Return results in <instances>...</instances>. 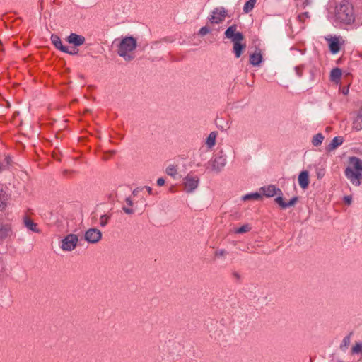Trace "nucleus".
<instances>
[{"label":"nucleus","mask_w":362,"mask_h":362,"mask_svg":"<svg viewBox=\"0 0 362 362\" xmlns=\"http://www.w3.org/2000/svg\"><path fill=\"white\" fill-rule=\"evenodd\" d=\"M137 45L136 40L133 37H126L122 40L118 47L117 53L126 61H131L134 58L132 54Z\"/></svg>","instance_id":"obj_2"},{"label":"nucleus","mask_w":362,"mask_h":362,"mask_svg":"<svg viewBox=\"0 0 362 362\" xmlns=\"http://www.w3.org/2000/svg\"><path fill=\"white\" fill-rule=\"evenodd\" d=\"M339 37H325V39L329 42V50L332 54H337L340 50V41Z\"/></svg>","instance_id":"obj_11"},{"label":"nucleus","mask_w":362,"mask_h":362,"mask_svg":"<svg viewBox=\"0 0 362 362\" xmlns=\"http://www.w3.org/2000/svg\"><path fill=\"white\" fill-rule=\"evenodd\" d=\"M110 219V216L104 214L100 217V225L101 227H105L109 222Z\"/></svg>","instance_id":"obj_29"},{"label":"nucleus","mask_w":362,"mask_h":362,"mask_svg":"<svg viewBox=\"0 0 362 362\" xmlns=\"http://www.w3.org/2000/svg\"><path fill=\"white\" fill-rule=\"evenodd\" d=\"M109 153H110V155H113L115 153V151H110Z\"/></svg>","instance_id":"obj_43"},{"label":"nucleus","mask_w":362,"mask_h":362,"mask_svg":"<svg viewBox=\"0 0 362 362\" xmlns=\"http://www.w3.org/2000/svg\"><path fill=\"white\" fill-rule=\"evenodd\" d=\"M226 165V158L223 156H216L211 160V166L212 169L218 172L220 171Z\"/></svg>","instance_id":"obj_13"},{"label":"nucleus","mask_w":362,"mask_h":362,"mask_svg":"<svg viewBox=\"0 0 362 362\" xmlns=\"http://www.w3.org/2000/svg\"><path fill=\"white\" fill-rule=\"evenodd\" d=\"M84 238L89 243H97L102 238V233L97 228H90L85 233Z\"/></svg>","instance_id":"obj_7"},{"label":"nucleus","mask_w":362,"mask_h":362,"mask_svg":"<svg viewBox=\"0 0 362 362\" xmlns=\"http://www.w3.org/2000/svg\"><path fill=\"white\" fill-rule=\"evenodd\" d=\"M125 201H126L127 204L129 206H132L133 203H132V199H131L129 197L127 198Z\"/></svg>","instance_id":"obj_41"},{"label":"nucleus","mask_w":362,"mask_h":362,"mask_svg":"<svg viewBox=\"0 0 362 362\" xmlns=\"http://www.w3.org/2000/svg\"><path fill=\"white\" fill-rule=\"evenodd\" d=\"M12 226L9 223L0 222V244L13 235Z\"/></svg>","instance_id":"obj_10"},{"label":"nucleus","mask_w":362,"mask_h":362,"mask_svg":"<svg viewBox=\"0 0 362 362\" xmlns=\"http://www.w3.org/2000/svg\"><path fill=\"white\" fill-rule=\"evenodd\" d=\"M310 18V15L308 12H303L300 13L298 16V19L301 23H305L307 19Z\"/></svg>","instance_id":"obj_30"},{"label":"nucleus","mask_w":362,"mask_h":362,"mask_svg":"<svg viewBox=\"0 0 362 362\" xmlns=\"http://www.w3.org/2000/svg\"><path fill=\"white\" fill-rule=\"evenodd\" d=\"M351 354H362V344H356L351 349Z\"/></svg>","instance_id":"obj_31"},{"label":"nucleus","mask_w":362,"mask_h":362,"mask_svg":"<svg viewBox=\"0 0 362 362\" xmlns=\"http://www.w3.org/2000/svg\"><path fill=\"white\" fill-rule=\"evenodd\" d=\"M216 134L214 132H212L209 134L207 140H206V144L209 148L213 147L216 144Z\"/></svg>","instance_id":"obj_25"},{"label":"nucleus","mask_w":362,"mask_h":362,"mask_svg":"<svg viewBox=\"0 0 362 362\" xmlns=\"http://www.w3.org/2000/svg\"><path fill=\"white\" fill-rule=\"evenodd\" d=\"M296 74H298V76H302L303 71H302V69L300 67H296Z\"/></svg>","instance_id":"obj_40"},{"label":"nucleus","mask_w":362,"mask_h":362,"mask_svg":"<svg viewBox=\"0 0 362 362\" xmlns=\"http://www.w3.org/2000/svg\"><path fill=\"white\" fill-rule=\"evenodd\" d=\"M261 190L262 191L263 194L267 197H274L275 194H282L281 190L279 188H276L274 185H269L267 187H262ZM297 201V197H293L288 202H284L281 196H279L275 199V202L282 209H286L288 207L293 206Z\"/></svg>","instance_id":"obj_3"},{"label":"nucleus","mask_w":362,"mask_h":362,"mask_svg":"<svg viewBox=\"0 0 362 362\" xmlns=\"http://www.w3.org/2000/svg\"><path fill=\"white\" fill-rule=\"evenodd\" d=\"M165 184V180L163 178H158L157 180V185L158 186H163Z\"/></svg>","instance_id":"obj_39"},{"label":"nucleus","mask_w":362,"mask_h":362,"mask_svg":"<svg viewBox=\"0 0 362 362\" xmlns=\"http://www.w3.org/2000/svg\"><path fill=\"white\" fill-rule=\"evenodd\" d=\"M68 173V170H64V174H65V173Z\"/></svg>","instance_id":"obj_44"},{"label":"nucleus","mask_w":362,"mask_h":362,"mask_svg":"<svg viewBox=\"0 0 362 362\" xmlns=\"http://www.w3.org/2000/svg\"><path fill=\"white\" fill-rule=\"evenodd\" d=\"M123 211L127 214H132L134 213V210L131 208L122 207Z\"/></svg>","instance_id":"obj_36"},{"label":"nucleus","mask_w":362,"mask_h":362,"mask_svg":"<svg viewBox=\"0 0 362 362\" xmlns=\"http://www.w3.org/2000/svg\"><path fill=\"white\" fill-rule=\"evenodd\" d=\"M226 16V11L224 8H216L212 11L209 18L211 23L218 24L223 22Z\"/></svg>","instance_id":"obj_8"},{"label":"nucleus","mask_w":362,"mask_h":362,"mask_svg":"<svg viewBox=\"0 0 362 362\" xmlns=\"http://www.w3.org/2000/svg\"><path fill=\"white\" fill-rule=\"evenodd\" d=\"M237 25H233L228 28L225 32V35L227 38L230 39L234 43H240L244 40V35L240 32H236Z\"/></svg>","instance_id":"obj_6"},{"label":"nucleus","mask_w":362,"mask_h":362,"mask_svg":"<svg viewBox=\"0 0 362 362\" xmlns=\"http://www.w3.org/2000/svg\"><path fill=\"white\" fill-rule=\"evenodd\" d=\"M245 45H243L241 43L235 42L233 44V50L237 58H239L241 56L243 51L245 49Z\"/></svg>","instance_id":"obj_22"},{"label":"nucleus","mask_w":362,"mask_h":362,"mask_svg":"<svg viewBox=\"0 0 362 362\" xmlns=\"http://www.w3.org/2000/svg\"><path fill=\"white\" fill-rule=\"evenodd\" d=\"M262 56L260 52H255L250 57V62L254 66H258L262 62Z\"/></svg>","instance_id":"obj_21"},{"label":"nucleus","mask_w":362,"mask_h":362,"mask_svg":"<svg viewBox=\"0 0 362 362\" xmlns=\"http://www.w3.org/2000/svg\"><path fill=\"white\" fill-rule=\"evenodd\" d=\"M23 223L25 226L29 230H32L35 233H40V230L37 228V223H35L31 218L28 216H25L23 218Z\"/></svg>","instance_id":"obj_17"},{"label":"nucleus","mask_w":362,"mask_h":362,"mask_svg":"<svg viewBox=\"0 0 362 362\" xmlns=\"http://www.w3.org/2000/svg\"><path fill=\"white\" fill-rule=\"evenodd\" d=\"M50 40L52 43L57 49H59L62 52H68V47L62 45V40L57 35L52 34L51 35Z\"/></svg>","instance_id":"obj_15"},{"label":"nucleus","mask_w":362,"mask_h":362,"mask_svg":"<svg viewBox=\"0 0 362 362\" xmlns=\"http://www.w3.org/2000/svg\"><path fill=\"white\" fill-rule=\"evenodd\" d=\"M344 202L347 204H351V197L349 196H345L344 198Z\"/></svg>","instance_id":"obj_37"},{"label":"nucleus","mask_w":362,"mask_h":362,"mask_svg":"<svg viewBox=\"0 0 362 362\" xmlns=\"http://www.w3.org/2000/svg\"><path fill=\"white\" fill-rule=\"evenodd\" d=\"M344 174L354 185L359 186L362 179V160L356 156L350 157Z\"/></svg>","instance_id":"obj_1"},{"label":"nucleus","mask_w":362,"mask_h":362,"mask_svg":"<svg viewBox=\"0 0 362 362\" xmlns=\"http://www.w3.org/2000/svg\"><path fill=\"white\" fill-rule=\"evenodd\" d=\"M255 3H256V0H249V1H247L245 3V6L243 7L244 12L247 13L250 11H251L254 8Z\"/></svg>","instance_id":"obj_26"},{"label":"nucleus","mask_w":362,"mask_h":362,"mask_svg":"<svg viewBox=\"0 0 362 362\" xmlns=\"http://www.w3.org/2000/svg\"><path fill=\"white\" fill-rule=\"evenodd\" d=\"M352 128L356 131L362 129V107L353 119Z\"/></svg>","instance_id":"obj_16"},{"label":"nucleus","mask_w":362,"mask_h":362,"mask_svg":"<svg viewBox=\"0 0 362 362\" xmlns=\"http://www.w3.org/2000/svg\"><path fill=\"white\" fill-rule=\"evenodd\" d=\"M6 194L3 189H0V211H4L6 207Z\"/></svg>","instance_id":"obj_23"},{"label":"nucleus","mask_w":362,"mask_h":362,"mask_svg":"<svg viewBox=\"0 0 362 362\" xmlns=\"http://www.w3.org/2000/svg\"><path fill=\"white\" fill-rule=\"evenodd\" d=\"M145 188L146 189V190L148 191V194H152V188L150 187H148V186H146Z\"/></svg>","instance_id":"obj_42"},{"label":"nucleus","mask_w":362,"mask_h":362,"mask_svg":"<svg viewBox=\"0 0 362 362\" xmlns=\"http://www.w3.org/2000/svg\"><path fill=\"white\" fill-rule=\"evenodd\" d=\"M209 31H210L209 29L206 26H204V27L201 28L199 33L202 36H204V35H206V34H208L209 33Z\"/></svg>","instance_id":"obj_34"},{"label":"nucleus","mask_w":362,"mask_h":362,"mask_svg":"<svg viewBox=\"0 0 362 362\" xmlns=\"http://www.w3.org/2000/svg\"><path fill=\"white\" fill-rule=\"evenodd\" d=\"M298 183L302 189H305L308 188L310 183V180L309 173L307 170L300 172L298 175Z\"/></svg>","instance_id":"obj_14"},{"label":"nucleus","mask_w":362,"mask_h":362,"mask_svg":"<svg viewBox=\"0 0 362 362\" xmlns=\"http://www.w3.org/2000/svg\"><path fill=\"white\" fill-rule=\"evenodd\" d=\"M250 229H251V228H250V226L249 225H243L241 227L238 228L235 230V233H244L250 231Z\"/></svg>","instance_id":"obj_33"},{"label":"nucleus","mask_w":362,"mask_h":362,"mask_svg":"<svg viewBox=\"0 0 362 362\" xmlns=\"http://www.w3.org/2000/svg\"><path fill=\"white\" fill-rule=\"evenodd\" d=\"M341 70L339 68H334L331 71L330 80L335 83H339L341 77Z\"/></svg>","instance_id":"obj_19"},{"label":"nucleus","mask_w":362,"mask_h":362,"mask_svg":"<svg viewBox=\"0 0 362 362\" xmlns=\"http://www.w3.org/2000/svg\"><path fill=\"white\" fill-rule=\"evenodd\" d=\"M65 53H67V54H69L71 55H74V54H76L78 53V49H76V48H73L72 49H69L68 48V52H64Z\"/></svg>","instance_id":"obj_35"},{"label":"nucleus","mask_w":362,"mask_h":362,"mask_svg":"<svg viewBox=\"0 0 362 362\" xmlns=\"http://www.w3.org/2000/svg\"><path fill=\"white\" fill-rule=\"evenodd\" d=\"M337 18L346 24H350L354 21V8L347 0H343L337 8Z\"/></svg>","instance_id":"obj_4"},{"label":"nucleus","mask_w":362,"mask_h":362,"mask_svg":"<svg viewBox=\"0 0 362 362\" xmlns=\"http://www.w3.org/2000/svg\"><path fill=\"white\" fill-rule=\"evenodd\" d=\"M352 334V332H351L348 336H346L344 339H343V341H342V344L341 345V348L342 349L343 347H345L346 348L349 344H350V341H351V335Z\"/></svg>","instance_id":"obj_32"},{"label":"nucleus","mask_w":362,"mask_h":362,"mask_svg":"<svg viewBox=\"0 0 362 362\" xmlns=\"http://www.w3.org/2000/svg\"><path fill=\"white\" fill-rule=\"evenodd\" d=\"M78 241L76 235L69 234L62 240L61 248L64 251H72L76 248Z\"/></svg>","instance_id":"obj_5"},{"label":"nucleus","mask_w":362,"mask_h":362,"mask_svg":"<svg viewBox=\"0 0 362 362\" xmlns=\"http://www.w3.org/2000/svg\"><path fill=\"white\" fill-rule=\"evenodd\" d=\"M12 165V160L10 156H5L3 161H0V173L4 170H8Z\"/></svg>","instance_id":"obj_20"},{"label":"nucleus","mask_w":362,"mask_h":362,"mask_svg":"<svg viewBox=\"0 0 362 362\" xmlns=\"http://www.w3.org/2000/svg\"><path fill=\"white\" fill-rule=\"evenodd\" d=\"M261 197H261L260 194L255 192V193H251L249 194H246L245 196L243 197V200H251V199L258 200Z\"/></svg>","instance_id":"obj_27"},{"label":"nucleus","mask_w":362,"mask_h":362,"mask_svg":"<svg viewBox=\"0 0 362 362\" xmlns=\"http://www.w3.org/2000/svg\"><path fill=\"white\" fill-rule=\"evenodd\" d=\"M184 180L185 189L187 192H192L198 186L199 177L197 176L189 174L185 177Z\"/></svg>","instance_id":"obj_9"},{"label":"nucleus","mask_w":362,"mask_h":362,"mask_svg":"<svg viewBox=\"0 0 362 362\" xmlns=\"http://www.w3.org/2000/svg\"><path fill=\"white\" fill-rule=\"evenodd\" d=\"M323 139V135L321 133H318L313 136L312 144L315 146H318L322 143Z\"/></svg>","instance_id":"obj_24"},{"label":"nucleus","mask_w":362,"mask_h":362,"mask_svg":"<svg viewBox=\"0 0 362 362\" xmlns=\"http://www.w3.org/2000/svg\"><path fill=\"white\" fill-rule=\"evenodd\" d=\"M85 37L82 35H77L76 33H71L69 36L67 37L66 41L69 44H72L74 46H80L84 44Z\"/></svg>","instance_id":"obj_12"},{"label":"nucleus","mask_w":362,"mask_h":362,"mask_svg":"<svg viewBox=\"0 0 362 362\" xmlns=\"http://www.w3.org/2000/svg\"><path fill=\"white\" fill-rule=\"evenodd\" d=\"M166 173L170 176L175 177L177 173V170L176 166H175L173 165H169L166 168Z\"/></svg>","instance_id":"obj_28"},{"label":"nucleus","mask_w":362,"mask_h":362,"mask_svg":"<svg viewBox=\"0 0 362 362\" xmlns=\"http://www.w3.org/2000/svg\"><path fill=\"white\" fill-rule=\"evenodd\" d=\"M343 143V138L341 136L334 137L330 144L327 146V150L328 151H332L337 148L339 146L341 145Z\"/></svg>","instance_id":"obj_18"},{"label":"nucleus","mask_w":362,"mask_h":362,"mask_svg":"<svg viewBox=\"0 0 362 362\" xmlns=\"http://www.w3.org/2000/svg\"><path fill=\"white\" fill-rule=\"evenodd\" d=\"M225 253H226V252L223 250H217V251H216L215 255L217 257L223 256L225 255Z\"/></svg>","instance_id":"obj_38"}]
</instances>
